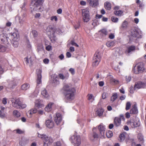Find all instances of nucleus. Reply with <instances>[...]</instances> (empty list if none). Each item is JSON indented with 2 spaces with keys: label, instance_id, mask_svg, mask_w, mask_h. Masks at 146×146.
<instances>
[{
  "label": "nucleus",
  "instance_id": "nucleus-32",
  "mask_svg": "<svg viewBox=\"0 0 146 146\" xmlns=\"http://www.w3.org/2000/svg\"><path fill=\"white\" fill-rule=\"evenodd\" d=\"M135 47L133 45H132L128 48L127 52L128 53H130L131 52L135 50Z\"/></svg>",
  "mask_w": 146,
  "mask_h": 146
},
{
  "label": "nucleus",
  "instance_id": "nucleus-23",
  "mask_svg": "<svg viewBox=\"0 0 146 146\" xmlns=\"http://www.w3.org/2000/svg\"><path fill=\"white\" fill-rule=\"evenodd\" d=\"M133 108L131 109L130 112V114H136L138 113V111L136 104L133 106Z\"/></svg>",
  "mask_w": 146,
  "mask_h": 146
},
{
  "label": "nucleus",
  "instance_id": "nucleus-30",
  "mask_svg": "<svg viewBox=\"0 0 146 146\" xmlns=\"http://www.w3.org/2000/svg\"><path fill=\"white\" fill-rule=\"evenodd\" d=\"M104 110L102 109H99L96 111V113L99 116L102 115L104 112Z\"/></svg>",
  "mask_w": 146,
  "mask_h": 146
},
{
  "label": "nucleus",
  "instance_id": "nucleus-4",
  "mask_svg": "<svg viewBox=\"0 0 146 146\" xmlns=\"http://www.w3.org/2000/svg\"><path fill=\"white\" fill-rule=\"evenodd\" d=\"M38 137L41 139L44 142V146H48V144L50 145L53 142L52 139L50 137H48L45 134H40L38 133Z\"/></svg>",
  "mask_w": 146,
  "mask_h": 146
},
{
  "label": "nucleus",
  "instance_id": "nucleus-40",
  "mask_svg": "<svg viewBox=\"0 0 146 146\" xmlns=\"http://www.w3.org/2000/svg\"><path fill=\"white\" fill-rule=\"evenodd\" d=\"M7 49V48L0 44V52H4Z\"/></svg>",
  "mask_w": 146,
  "mask_h": 146
},
{
  "label": "nucleus",
  "instance_id": "nucleus-31",
  "mask_svg": "<svg viewBox=\"0 0 146 146\" xmlns=\"http://www.w3.org/2000/svg\"><path fill=\"white\" fill-rule=\"evenodd\" d=\"M115 44L114 41H110L107 42L106 45L109 47H113Z\"/></svg>",
  "mask_w": 146,
  "mask_h": 146
},
{
  "label": "nucleus",
  "instance_id": "nucleus-48",
  "mask_svg": "<svg viewBox=\"0 0 146 146\" xmlns=\"http://www.w3.org/2000/svg\"><path fill=\"white\" fill-rule=\"evenodd\" d=\"M32 34L34 37H36L38 35L37 32L35 30H33L32 31Z\"/></svg>",
  "mask_w": 146,
  "mask_h": 146
},
{
  "label": "nucleus",
  "instance_id": "nucleus-60",
  "mask_svg": "<svg viewBox=\"0 0 146 146\" xmlns=\"http://www.w3.org/2000/svg\"><path fill=\"white\" fill-rule=\"evenodd\" d=\"M130 113H129L128 112H127L125 114V117L127 118H129L130 117Z\"/></svg>",
  "mask_w": 146,
  "mask_h": 146
},
{
  "label": "nucleus",
  "instance_id": "nucleus-54",
  "mask_svg": "<svg viewBox=\"0 0 146 146\" xmlns=\"http://www.w3.org/2000/svg\"><path fill=\"white\" fill-rule=\"evenodd\" d=\"M108 94L106 92H104L102 95V97L103 99H105L107 97Z\"/></svg>",
  "mask_w": 146,
  "mask_h": 146
},
{
  "label": "nucleus",
  "instance_id": "nucleus-22",
  "mask_svg": "<svg viewBox=\"0 0 146 146\" xmlns=\"http://www.w3.org/2000/svg\"><path fill=\"white\" fill-rule=\"evenodd\" d=\"M69 76V74L67 72L64 75L62 74H59L58 75V78L64 80V79H67Z\"/></svg>",
  "mask_w": 146,
  "mask_h": 146
},
{
  "label": "nucleus",
  "instance_id": "nucleus-42",
  "mask_svg": "<svg viewBox=\"0 0 146 146\" xmlns=\"http://www.w3.org/2000/svg\"><path fill=\"white\" fill-rule=\"evenodd\" d=\"M131 106V104L130 102H127L126 104L125 110H128L130 108Z\"/></svg>",
  "mask_w": 146,
  "mask_h": 146
},
{
  "label": "nucleus",
  "instance_id": "nucleus-25",
  "mask_svg": "<svg viewBox=\"0 0 146 146\" xmlns=\"http://www.w3.org/2000/svg\"><path fill=\"white\" fill-rule=\"evenodd\" d=\"M30 87L29 84L25 83L21 85V89L23 90H26L28 89Z\"/></svg>",
  "mask_w": 146,
  "mask_h": 146
},
{
  "label": "nucleus",
  "instance_id": "nucleus-29",
  "mask_svg": "<svg viewBox=\"0 0 146 146\" xmlns=\"http://www.w3.org/2000/svg\"><path fill=\"white\" fill-rule=\"evenodd\" d=\"M104 6L105 9L108 10H110L111 9V4L108 2H106L104 3Z\"/></svg>",
  "mask_w": 146,
  "mask_h": 146
},
{
  "label": "nucleus",
  "instance_id": "nucleus-51",
  "mask_svg": "<svg viewBox=\"0 0 146 146\" xmlns=\"http://www.w3.org/2000/svg\"><path fill=\"white\" fill-rule=\"evenodd\" d=\"M118 18L114 17H111V20L113 22H115L118 21Z\"/></svg>",
  "mask_w": 146,
  "mask_h": 146
},
{
  "label": "nucleus",
  "instance_id": "nucleus-64",
  "mask_svg": "<svg viewBox=\"0 0 146 146\" xmlns=\"http://www.w3.org/2000/svg\"><path fill=\"white\" fill-rule=\"evenodd\" d=\"M7 99L6 98H4L3 99L2 103L4 104H6L7 103Z\"/></svg>",
  "mask_w": 146,
  "mask_h": 146
},
{
  "label": "nucleus",
  "instance_id": "nucleus-34",
  "mask_svg": "<svg viewBox=\"0 0 146 146\" xmlns=\"http://www.w3.org/2000/svg\"><path fill=\"white\" fill-rule=\"evenodd\" d=\"M41 94L45 98H47L49 96L48 94L45 89L43 90L42 91Z\"/></svg>",
  "mask_w": 146,
  "mask_h": 146
},
{
  "label": "nucleus",
  "instance_id": "nucleus-53",
  "mask_svg": "<svg viewBox=\"0 0 146 146\" xmlns=\"http://www.w3.org/2000/svg\"><path fill=\"white\" fill-rule=\"evenodd\" d=\"M54 146H62L60 141H58L54 143Z\"/></svg>",
  "mask_w": 146,
  "mask_h": 146
},
{
  "label": "nucleus",
  "instance_id": "nucleus-19",
  "mask_svg": "<svg viewBox=\"0 0 146 146\" xmlns=\"http://www.w3.org/2000/svg\"><path fill=\"white\" fill-rule=\"evenodd\" d=\"M87 1L92 7H96L98 4V0H87Z\"/></svg>",
  "mask_w": 146,
  "mask_h": 146
},
{
  "label": "nucleus",
  "instance_id": "nucleus-56",
  "mask_svg": "<svg viewBox=\"0 0 146 146\" xmlns=\"http://www.w3.org/2000/svg\"><path fill=\"white\" fill-rule=\"evenodd\" d=\"M71 44L73 45H74L76 47H78L79 46L78 45L75 43L74 40H72L71 41Z\"/></svg>",
  "mask_w": 146,
  "mask_h": 146
},
{
  "label": "nucleus",
  "instance_id": "nucleus-38",
  "mask_svg": "<svg viewBox=\"0 0 146 146\" xmlns=\"http://www.w3.org/2000/svg\"><path fill=\"white\" fill-rule=\"evenodd\" d=\"M114 125L117 127L119 126V117H116L114 120Z\"/></svg>",
  "mask_w": 146,
  "mask_h": 146
},
{
  "label": "nucleus",
  "instance_id": "nucleus-16",
  "mask_svg": "<svg viewBox=\"0 0 146 146\" xmlns=\"http://www.w3.org/2000/svg\"><path fill=\"white\" fill-rule=\"evenodd\" d=\"M19 35L17 34L16 33H13L11 34L10 35V39L11 41H16L18 40Z\"/></svg>",
  "mask_w": 146,
  "mask_h": 146
},
{
  "label": "nucleus",
  "instance_id": "nucleus-41",
  "mask_svg": "<svg viewBox=\"0 0 146 146\" xmlns=\"http://www.w3.org/2000/svg\"><path fill=\"white\" fill-rule=\"evenodd\" d=\"M106 135L107 137L110 138L113 136V133L112 131H108L106 133Z\"/></svg>",
  "mask_w": 146,
  "mask_h": 146
},
{
  "label": "nucleus",
  "instance_id": "nucleus-26",
  "mask_svg": "<svg viewBox=\"0 0 146 146\" xmlns=\"http://www.w3.org/2000/svg\"><path fill=\"white\" fill-rule=\"evenodd\" d=\"M13 114L14 116L16 118H19L21 116V113L19 111L16 110L13 111Z\"/></svg>",
  "mask_w": 146,
  "mask_h": 146
},
{
  "label": "nucleus",
  "instance_id": "nucleus-39",
  "mask_svg": "<svg viewBox=\"0 0 146 146\" xmlns=\"http://www.w3.org/2000/svg\"><path fill=\"white\" fill-rule=\"evenodd\" d=\"M37 112V110L36 108H33L31 109L29 111V114L31 115L36 113Z\"/></svg>",
  "mask_w": 146,
  "mask_h": 146
},
{
  "label": "nucleus",
  "instance_id": "nucleus-63",
  "mask_svg": "<svg viewBox=\"0 0 146 146\" xmlns=\"http://www.w3.org/2000/svg\"><path fill=\"white\" fill-rule=\"evenodd\" d=\"M43 62L46 64H48L49 62V60L47 58H45L43 60Z\"/></svg>",
  "mask_w": 146,
  "mask_h": 146
},
{
  "label": "nucleus",
  "instance_id": "nucleus-45",
  "mask_svg": "<svg viewBox=\"0 0 146 146\" xmlns=\"http://www.w3.org/2000/svg\"><path fill=\"white\" fill-rule=\"evenodd\" d=\"M127 24L128 23L126 21H124L122 25V27L124 29H126L127 27Z\"/></svg>",
  "mask_w": 146,
  "mask_h": 146
},
{
  "label": "nucleus",
  "instance_id": "nucleus-7",
  "mask_svg": "<svg viewBox=\"0 0 146 146\" xmlns=\"http://www.w3.org/2000/svg\"><path fill=\"white\" fill-rule=\"evenodd\" d=\"M82 19L84 22L87 23L90 19L89 11L88 9H84L82 10Z\"/></svg>",
  "mask_w": 146,
  "mask_h": 146
},
{
  "label": "nucleus",
  "instance_id": "nucleus-44",
  "mask_svg": "<svg viewBox=\"0 0 146 146\" xmlns=\"http://www.w3.org/2000/svg\"><path fill=\"white\" fill-rule=\"evenodd\" d=\"M11 42L13 44V46L15 47H17L18 45V40L16 41H12Z\"/></svg>",
  "mask_w": 146,
  "mask_h": 146
},
{
  "label": "nucleus",
  "instance_id": "nucleus-21",
  "mask_svg": "<svg viewBox=\"0 0 146 146\" xmlns=\"http://www.w3.org/2000/svg\"><path fill=\"white\" fill-rule=\"evenodd\" d=\"M35 106L38 108L43 107L44 105L42 103V101L39 100H36L35 102Z\"/></svg>",
  "mask_w": 146,
  "mask_h": 146
},
{
  "label": "nucleus",
  "instance_id": "nucleus-62",
  "mask_svg": "<svg viewBox=\"0 0 146 146\" xmlns=\"http://www.w3.org/2000/svg\"><path fill=\"white\" fill-rule=\"evenodd\" d=\"M120 118H119V120H122L123 121H124L125 120V118L124 117V115H120Z\"/></svg>",
  "mask_w": 146,
  "mask_h": 146
},
{
  "label": "nucleus",
  "instance_id": "nucleus-36",
  "mask_svg": "<svg viewBox=\"0 0 146 146\" xmlns=\"http://www.w3.org/2000/svg\"><path fill=\"white\" fill-rule=\"evenodd\" d=\"M126 134V133H123L120 134V135L119 136L120 141H122L125 139V135Z\"/></svg>",
  "mask_w": 146,
  "mask_h": 146
},
{
  "label": "nucleus",
  "instance_id": "nucleus-33",
  "mask_svg": "<svg viewBox=\"0 0 146 146\" xmlns=\"http://www.w3.org/2000/svg\"><path fill=\"white\" fill-rule=\"evenodd\" d=\"M139 142L143 143L144 141L143 136L141 133L139 134L137 136Z\"/></svg>",
  "mask_w": 146,
  "mask_h": 146
},
{
  "label": "nucleus",
  "instance_id": "nucleus-58",
  "mask_svg": "<svg viewBox=\"0 0 146 146\" xmlns=\"http://www.w3.org/2000/svg\"><path fill=\"white\" fill-rule=\"evenodd\" d=\"M130 141L132 143V146H135V143L134 142V141L133 139H131L130 140Z\"/></svg>",
  "mask_w": 146,
  "mask_h": 146
},
{
  "label": "nucleus",
  "instance_id": "nucleus-13",
  "mask_svg": "<svg viewBox=\"0 0 146 146\" xmlns=\"http://www.w3.org/2000/svg\"><path fill=\"white\" fill-rule=\"evenodd\" d=\"M6 109L3 106H0V117L3 118L5 117Z\"/></svg>",
  "mask_w": 146,
  "mask_h": 146
},
{
  "label": "nucleus",
  "instance_id": "nucleus-18",
  "mask_svg": "<svg viewBox=\"0 0 146 146\" xmlns=\"http://www.w3.org/2000/svg\"><path fill=\"white\" fill-rule=\"evenodd\" d=\"M46 127L49 128H52L54 126V123L53 121L50 120H47L46 121Z\"/></svg>",
  "mask_w": 146,
  "mask_h": 146
},
{
  "label": "nucleus",
  "instance_id": "nucleus-59",
  "mask_svg": "<svg viewBox=\"0 0 146 146\" xmlns=\"http://www.w3.org/2000/svg\"><path fill=\"white\" fill-rule=\"evenodd\" d=\"M51 46L50 45H48L46 47V49L48 51H50L51 49Z\"/></svg>",
  "mask_w": 146,
  "mask_h": 146
},
{
  "label": "nucleus",
  "instance_id": "nucleus-17",
  "mask_svg": "<svg viewBox=\"0 0 146 146\" xmlns=\"http://www.w3.org/2000/svg\"><path fill=\"white\" fill-rule=\"evenodd\" d=\"M0 38L1 40V42L4 44H7L8 43V38L4 34H2L0 35Z\"/></svg>",
  "mask_w": 146,
  "mask_h": 146
},
{
  "label": "nucleus",
  "instance_id": "nucleus-47",
  "mask_svg": "<svg viewBox=\"0 0 146 146\" xmlns=\"http://www.w3.org/2000/svg\"><path fill=\"white\" fill-rule=\"evenodd\" d=\"M16 131V133L19 134H22L24 133V131L21 130L20 129H18L15 130Z\"/></svg>",
  "mask_w": 146,
  "mask_h": 146
},
{
  "label": "nucleus",
  "instance_id": "nucleus-5",
  "mask_svg": "<svg viewBox=\"0 0 146 146\" xmlns=\"http://www.w3.org/2000/svg\"><path fill=\"white\" fill-rule=\"evenodd\" d=\"M101 57L99 52L97 51L94 54L93 58L92 64L94 67L97 66L100 63Z\"/></svg>",
  "mask_w": 146,
  "mask_h": 146
},
{
  "label": "nucleus",
  "instance_id": "nucleus-3",
  "mask_svg": "<svg viewBox=\"0 0 146 146\" xmlns=\"http://www.w3.org/2000/svg\"><path fill=\"white\" fill-rule=\"evenodd\" d=\"M44 1V0H31V4L33 5H31V8L34 11L41 12L43 11L41 6Z\"/></svg>",
  "mask_w": 146,
  "mask_h": 146
},
{
  "label": "nucleus",
  "instance_id": "nucleus-6",
  "mask_svg": "<svg viewBox=\"0 0 146 146\" xmlns=\"http://www.w3.org/2000/svg\"><path fill=\"white\" fill-rule=\"evenodd\" d=\"M145 70L143 64L142 62H139L134 67L133 70L136 74H138L143 72Z\"/></svg>",
  "mask_w": 146,
  "mask_h": 146
},
{
  "label": "nucleus",
  "instance_id": "nucleus-50",
  "mask_svg": "<svg viewBox=\"0 0 146 146\" xmlns=\"http://www.w3.org/2000/svg\"><path fill=\"white\" fill-rule=\"evenodd\" d=\"M131 79V76H126L125 78V80L127 82H129Z\"/></svg>",
  "mask_w": 146,
  "mask_h": 146
},
{
  "label": "nucleus",
  "instance_id": "nucleus-11",
  "mask_svg": "<svg viewBox=\"0 0 146 146\" xmlns=\"http://www.w3.org/2000/svg\"><path fill=\"white\" fill-rule=\"evenodd\" d=\"M36 71L37 76L36 80L37 84H40L42 83V70L40 69H38L36 70Z\"/></svg>",
  "mask_w": 146,
  "mask_h": 146
},
{
  "label": "nucleus",
  "instance_id": "nucleus-24",
  "mask_svg": "<svg viewBox=\"0 0 146 146\" xmlns=\"http://www.w3.org/2000/svg\"><path fill=\"white\" fill-rule=\"evenodd\" d=\"M53 103H49L45 108V110L46 111L49 112L52 110V106L53 104Z\"/></svg>",
  "mask_w": 146,
  "mask_h": 146
},
{
  "label": "nucleus",
  "instance_id": "nucleus-2",
  "mask_svg": "<svg viewBox=\"0 0 146 146\" xmlns=\"http://www.w3.org/2000/svg\"><path fill=\"white\" fill-rule=\"evenodd\" d=\"M46 31L47 32L50 33L48 36L52 42H53L56 40V37L55 34L56 33L59 34L61 31L60 29L56 28L54 26L52 25H50L48 27Z\"/></svg>",
  "mask_w": 146,
  "mask_h": 146
},
{
  "label": "nucleus",
  "instance_id": "nucleus-49",
  "mask_svg": "<svg viewBox=\"0 0 146 146\" xmlns=\"http://www.w3.org/2000/svg\"><path fill=\"white\" fill-rule=\"evenodd\" d=\"M50 20L52 21L54 20L55 21H57L58 20V18L55 16H52L50 17Z\"/></svg>",
  "mask_w": 146,
  "mask_h": 146
},
{
  "label": "nucleus",
  "instance_id": "nucleus-8",
  "mask_svg": "<svg viewBox=\"0 0 146 146\" xmlns=\"http://www.w3.org/2000/svg\"><path fill=\"white\" fill-rule=\"evenodd\" d=\"M72 142L75 144V146H79L81 144V139L80 136L76 135H74L71 138Z\"/></svg>",
  "mask_w": 146,
  "mask_h": 146
},
{
  "label": "nucleus",
  "instance_id": "nucleus-14",
  "mask_svg": "<svg viewBox=\"0 0 146 146\" xmlns=\"http://www.w3.org/2000/svg\"><path fill=\"white\" fill-rule=\"evenodd\" d=\"M130 35L132 37L134 38L138 37L139 36L138 32L135 28H133L131 29Z\"/></svg>",
  "mask_w": 146,
  "mask_h": 146
},
{
  "label": "nucleus",
  "instance_id": "nucleus-15",
  "mask_svg": "<svg viewBox=\"0 0 146 146\" xmlns=\"http://www.w3.org/2000/svg\"><path fill=\"white\" fill-rule=\"evenodd\" d=\"M98 128L99 131L100 135L102 136H104L105 133V128L103 125L102 124H100L98 127Z\"/></svg>",
  "mask_w": 146,
  "mask_h": 146
},
{
  "label": "nucleus",
  "instance_id": "nucleus-52",
  "mask_svg": "<svg viewBox=\"0 0 146 146\" xmlns=\"http://www.w3.org/2000/svg\"><path fill=\"white\" fill-rule=\"evenodd\" d=\"M92 136L93 137V138H97L98 137V135L94 132H93V135Z\"/></svg>",
  "mask_w": 146,
  "mask_h": 146
},
{
  "label": "nucleus",
  "instance_id": "nucleus-37",
  "mask_svg": "<svg viewBox=\"0 0 146 146\" xmlns=\"http://www.w3.org/2000/svg\"><path fill=\"white\" fill-rule=\"evenodd\" d=\"M118 80L113 78H111L110 80V83L113 84H117L118 83Z\"/></svg>",
  "mask_w": 146,
  "mask_h": 146
},
{
  "label": "nucleus",
  "instance_id": "nucleus-46",
  "mask_svg": "<svg viewBox=\"0 0 146 146\" xmlns=\"http://www.w3.org/2000/svg\"><path fill=\"white\" fill-rule=\"evenodd\" d=\"M20 105V108H19V109H24L25 108L26 106L27 105L26 104H23L21 101V104Z\"/></svg>",
  "mask_w": 146,
  "mask_h": 146
},
{
  "label": "nucleus",
  "instance_id": "nucleus-43",
  "mask_svg": "<svg viewBox=\"0 0 146 146\" xmlns=\"http://www.w3.org/2000/svg\"><path fill=\"white\" fill-rule=\"evenodd\" d=\"M119 7H115L114 8V10H115L114 13L115 15H119Z\"/></svg>",
  "mask_w": 146,
  "mask_h": 146
},
{
  "label": "nucleus",
  "instance_id": "nucleus-1",
  "mask_svg": "<svg viewBox=\"0 0 146 146\" xmlns=\"http://www.w3.org/2000/svg\"><path fill=\"white\" fill-rule=\"evenodd\" d=\"M62 90L65 99L70 101L74 99V93L76 91L74 88L66 85L63 87Z\"/></svg>",
  "mask_w": 146,
  "mask_h": 146
},
{
  "label": "nucleus",
  "instance_id": "nucleus-57",
  "mask_svg": "<svg viewBox=\"0 0 146 146\" xmlns=\"http://www.w3.org/2000/svg\"><path fill=\"white\" fill-rule=\"evenodd\" d=\"M98 23V22L96 20H94L93 21V22L92 23V25L93 26H94V27H95V26H96L97 25V23Z\"/></svg>",
  "mask_w": 146,
  "mask_h": 146
},
{
  "label": "nucleus",
  "instance_id": "nucleus-12",
  "mask_svg": "<svg viewBox=\"0 0 146 146\" xmlns=\"http://www.w3.org/2000/svg\"><path fill=\"white\" fill-rule=\"evenodd\" d=\"M146 86V83L141 82H138L135 84L134 89L136 90L141 88H144Z\"/></svg>",
  "mask_w": 146,
  "mask_h": 146
},
{
  "label": "nucleus",
  "instance_id": "nucleus-9",
  "mask_svg": "<svg viewBox=\"0 0 146 146\" xmlns=\"http://www.w3.org/2000/svg\"><path fill=\"white\" fill-rule=\"evenodd\" d=\"M54 119L57 125L60 124L62 120L61 114L59 113H56L54 116Z\"/></svg>",
  "mask_w": 146,
  "mask_h": 146
},
{
  "label": "nucleus",
  "instance_id": "nucleus-35",
  "mask_svg": "<svg viewBox=\"0 0 146 146\" xmlns=\"http://www.w3.org/2000/svg\"><path fill=\"white\" fill-rule=\"evenodd\" d=\"M117 95L116 93H113L112 94V96L111 98V101L113 102L117 98Z\"/></svg>",
  "mask_w": 146,
  "mask_h": 146
},
{
  "label": "nucleus",
  "instance_id": "nucleus-10",
  "mask_svg": "<svg viewBox=\"0 0 146 146\" xmlns=\"http://www.w3.org/2000/svg\"><path fill=\"white\" fill-rule=\"evenodd\" d=\"M12 102L13 106L17 109L20 108V105L21 104V101L19 99H15L12 98L11 100Z\"/></svg>",
  "mask_w": 146,
  "mask_h": 146
},
{
  "label": "nucleus",
  "instance_id": "nucleus-28",
  "mask_svg": "<svg viewBox=\"0 0 146 146\" xmlns=\"http://www.w3.org/2000/svg\"><path fill=\"white\" fill-rule=\"evenodd\" d=\"M52 82L53 83H54V86L59 84V81L58 78L57 76L54 77Z\"/></svg>",
  "mask_w": 146,
  "mask_h": 146
},
{
  "label": "nucleus",
  "instance_id": "nucleus-20",
  "mask_svg": "<svg viewBox=\"0 0 146 146\" xmlns=\"http://www.w3.org/2000/svg\"><path fill=\"white\" fill-rule=\"evenodd\" d=\"M131 125L133 127H137L139 125V121L132 119L130 121Z\"/></svg>",
  "mask_w": 146,
  "mask_h": 146
},
{
  "label": "nucleus",
  "instance_id": "nucleus-27",
  "mask_svg": "<svg viewBox=\"0 0 146 146\" xmlns=\"http://www.w3.org/2000/svg\"><path fill=\"white\" fill-rule=\"evenodd\" d=\"M99 32L100 34L102 36H106L108 35V32L106 29H103L100 30Z\"/></svg>",
  "mask_w": 146,
  "mask_h": 146
},
{
  "label": "nucleus",
  "instance_id": "nucleus-61",
  "mask_svg": "<svg viewBox=\"0 0 146 146\" xmlns=\"http://www.w3.org/2000/svg\"><path fill=\"white\" fill-rule=\"evenodd\" d=\"M87 97H88V100H90L93 97V95L92 94H88L87 95Z\"/></svg>",
  "mask_w": 146,
  "mask_h": 146
},
{
  "label": "nucleus",
  "instance_id": "nucleus-55",
  "mask_svg": "<svg viewBox=\"0 0 146 146\" xmlns=\"http://www.w3.org/2000/svg\"><path fill=\"white\" fill-rule=\"evenodd\" d=\"M69 71L71 73L72 75H74L75 74V70L73 68H70L69 70Z\"/></svg>",
  "mask_w": 146,
  "mask_h": 146
}]
</instances>
